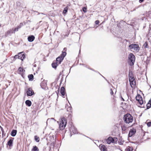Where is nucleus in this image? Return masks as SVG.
Returning a JSON list of instances; mask_svg holds the SVG:
<instances>
[{
  "label": "nucleus",
  "instance_id": "nucleus-8",
  "mask_svg": "<svg viewBox=\"0 0 151 151\" xmlns=\"http://www.w3.org/2000/svg\"><path fill=\"white\" fill-rule=\"evenodd\" d=\"M27 96H31L34 94V92L31 88H29L27 91Z\"/></svg>",
  "mask_w": 151,
  "mask_h": 151
},
{
  "label": "nucleus",
  "instance_id": "nucleus-52",
  "mask_svg": "<svg viewBox=\"0 0 151 151\" xmlns=\"http://www.w3.org/2000/svg\"><path fill=\"white\" fill-rule=\"evenodd\" d=\"M126 40L127 41H128V40Z\"/></svg>",
  "mask_w": 151,
  "mask_h": 151
},
{
  "label": "nucleus",
  "instance_id": "nucleus-24",
  "mask_svg": "<svg viewBox=\"0 0 151 151\" xmlns=\"http://www.w3.org/2000/svg\"><path fill=\"white\" fill-rule=\"evenodd\" d=\"M28 78L29 81H32L33 79L34 76L32 74H30L28 76Z\"/></svg>",
  "mask_w": 151,
  "mask_h": 151
},
{
  "label": "nucleus",
  "instance_id": "nucleus-50",
  "mask_svg": "<svg viewBox=\"0 0 151 151\" xmlns=\"http://www.w3.org/2000/svg\"><path fill=\"white\" fill-rule=\"evenodd\" d=\"M51 150V147L50 148V149L49 150Z\"/></svg>",
  "mask_w": 151,
  "mask_h": 151
},
{
  "label": "nucleus",
  "instance_id": "nucleus-19",
  "mask_svg": "<svg viewBox=\"0 0 151 151\" xmlns=\"http://www.w3.org/2000/svg\"><path fill=\"white\" fill-rule=\"evenodd\" d=\"M26 104L28 106H30L32 104L31 101L29 100H27L25 101Z\"/></svg>",
  "mask_w": 151,
  "mask_h": 151
},
{
  "label": "nucleus",
  "instance_id": "nucleus-2",
  "mask_svg": "<svg viewBox=\"0 0 151 151\" xmlns=\"http://www.w3.org/2000/svg\"><path fill=\"white\" fill-rule=\"evenodd\" d=\"M123 120L126 123L129 124L132 122L133 119L132 116L131 115L127 114L124 116Z\"/></svg>",
  "mask_w": 151,
  "mask_h": 151
},
{
  "label": "nucleus",
  "instance_id": "nucleus-31",
  "mask_svg": "<svg viewBox=\"0 0 151 151\" xmlns=\"http://www.w3.org/2000/svg\"><path fill=\"white\" fill-rule=\"evenodd\" d=\"M23 26V23H20L19 24L17 27L19 28V29L21 27Z\"/></svg>",
  "mask_w": 151,
  "mask_h": 151
},
{
  "label": "nucleus",
  "instance_id": "nucleus-40",
  "mask_svg": "<svg viewBox=\"0 0 151 151\" xmlns=\"http://www.w3.org/2000/svg\"><path fill=\"white\" fill-rule=\"evenodd\" d=\"M99 20H96L95 22V23L96 24H99Z\"/></svg>",
  "mask_w": 151,
  "mask_h": 151
},
{
  "label": "nucleus",
  "instance_id": "nucleus-27",
  "mask_svg": "<svg viewBox=\"0 0 151 151\" xmlns=\"http://www.w3.org/2000/svg\"><path fill=\"white\" fill-rule=\"evenodd\" d=\"M143 47L144 48H148V43L147 42H146L143 45Z\"/></svg>",
  "mask_w": 151,
  "mask_h": 151
},
{
  "label": "nucleus",
  "instance_id": "nucleus-22",
  "mask_svg": "<svg viewBox=\"0 0 151 151\" xmlns=\"http://www.w3.org/2000/svg\"><path fill=\"white\" fill-rule=\"evenodd\" d=\"M32 151H39V149L36 146H33Z\"/></svg>",
  "mask_w": 151,
  "mask_h": 151
},
{
  "label": "nucleus",
  "instance_id": "nucleus-35",
  "mask_svg": "<svg viewBox=\"0 0 151 151\" xmlns=\"http://www.w3.org/2000/svg\"><path fill=\"white\" fill-rule=\"evenodd\" d=\"M0 128L2 132V134H3L4 133V131L3 128L1 126H0Z\"/></svg>",
  "mask_w": 151,
  "mask_h": 151
},
{
  "label": "nucleus",
  "instance_id": "nucleus-26",
  "mask_svg": "<svg viewBox=\"0 0 151 151\" xmlns=\"http://www.w3.org/2000/svg\"><path fill=\"white\" fill-rule=\"evenodd\" d=\"M127 151H132L133 150V148L132 147H128L126 149Z\"/></svg>",
  "mask_w": 151,
  "mask_h": 151
},
{
  "label": "nucleus",
  "instance_id": "nucleus-17",
  "mask_svg": "<svg viewBox=\"0 0 151 151\" xmlns=\"http://www.w3.org/2000/svg\"><path fill=\"white\" fill-rule=\"evenodd\" d=\"M100 149L101 151H107L106 150V148L105 146L104 145H102L100 148Z\"/></svg>",
  "mask_w": 151,
  "mask_h": 151
},
{
  "label": "nucleus",
  "instance_id": "nucleus-36",
  "mask_svg": "<svg viewBox=\"0 0 151 151\" xmlns=\"http://www.w3.org/2000/svg\"><path fill=\"white\" fill-rule=\"evenodd\" d=\"M71 109V107L70 106H68V107L67 108V111H70Z\"/></svg>",
  "mask_w": 151,
  "mask_h": 151
},
{
  "label": "nucleus",
  "instance_id": "nucleus-6",
  "mask_svg": "<svg viewBox=\"0 0 151 151\" xmlns=\"http://www.w3.org/2000/svg\"><path fill=\"white\" fill-rule=\"evenodd\" d=\"M129 47L130 50L136 52H138L140 49L139 45L136 44H132L129 45Z\"/></svg>",
  "mask_w": 151,
  "mask_h": 151
},
{
  "label": "nucleus",
  "instance_id": "nucleus-4",
  "mask_svg": "<svg viewBox=\"0 0 151 151\" xmlns=\"http://www.w3.org/2000/svg\"><path fill=\"white\" fill-rule=\"evenodd\" d=\"M129 62V65L132 66L134 64L135 60V57L132 53H130L128 56Z\"/></svg>",
  "mask_w": 151,
  "mask_h": 151
},
{
  "label": "nucleus",
  "instance_id": "nucleus-29",
  "mask_svg": "<svg viewBox=\"0 0 151 151\" xmlns=\"http://www.w3.org/2000/svg\"><path fill=\"white\" fill-rule=\"evenodd\" d=\"M122 130L123 131H125L127 129V127L124 126H122Z\"/></svg>",
  "mask_w": 151,
  "mask_h": 151
},
{
  "label": "nucleus",
  "instance_id": "nucleus-44",
  "mask_svg": "<svg viewBox=\"0 0 151 151\" xmlns=\"http://www.w3.org/2000/svg\"><path fill=\"white\" fill-rule=\"evenodd\" d=\"M144 1V0H139V1L140 3Z\"/></svg>",
  "mask_w": 151,
  "mask_h": 151
},
{
  "label": "nucleus",
  "instance_id": "nucleus-23",
  "mask_svg": "<svg viewBox=\"0 0 151 151\" xmlns=\"http://www.w3.org/2000/svg\"><path fill=\"white\" fill-rule=\"evenodd\" d=\"M18 70L20 72V73L21 74H23L24 72H25V70H24L21 67H19L18 69Z\"/></svg>",
  "mask_w": 151,
  "mask_h": 151
},
{
  "label": "nucleus",
  "instance_id": "nucleus-7",
  "mask_svg": "<svg viewBox=\"0 0 151 151\" xmlns=\"http://www.w3.org/2000/svg\"><path fill=\"white\" fill-rule=\"evenodd\" d=\"M69 130L71 132V134L72 133V132L74 134L78 133L76 129L73 125H71V126L69 128Z\"/></svg>",
  "mask_w": 151,
  "mask_h": 151
},
{
  "label": "nucleus",
  "instance_id": "nucleus-20",
  "mask_svg": "<svg viewBox=\"0 0 151 151\" xmlns=\"http://www.w3.org/2000/svg\"><path fill=\"white\" fill-rule=\"evenodd\" d=\"M129 79H131L132 78H134L133 76V75L132 72L131 71H129Z\"/></svg>",
  "mask_w": 151,
  "mask_h": 151
},
{
  "label": "nucleus",
  "instance_id": "nucleus-10",
  "mask_svg": "<svg viewBox=\"0 0 151 151\" xmlns=\"http://www.w3.org/2000/svg\"><path fill=\"white\" fill-rule=\"evenodd\" d=\"M18 58L22 60L25 58V55L22 52H19L18 53Z\"/></svg>",
  "mask_w": 151,
  "mask_h": 151
},
{
  "label": "nucleus",
  "instance_id": "nucleus-41",
  "mask_svg": "<svg viewBox=\"0 0 151 151\" xmlns=\"http://www.w3.org/2000/svg\"><path fill=\"white\" fill-rule=\"evenodd\" d=\"M51 145H52V146H53V147H54V144H55V143H54V141H53V142H52V143H51Z\"/></svg>",
  "mask_w": 151,
  "mask_h": 151
},
{
  "label": "nucleus",
  "instance_id": "nucleus-25",
  "mask_svg": "<svg viewBox=\"0 0 151 151\" xmlns=\"http://www.w3.org/2000/svg\"><path fill=\"white\" fill-rule=\"evenodd\" d=\"M68 8L67 7L64 8V9L63 12V14H66L68 12Z\"/></svg>",
  "mask_w": 151,
  "mask_h": 151
},
{
  "label": "nucleus",
  "instance_id": "nucleus-30",
  "mask_svg": "<svg viewBox=\"0 0 151 151\" xmlns=\"http://www.w3.org/2000/svg\"><path fill=\"white\" fill-rule=\"evenodd\" d=\"M51 120H54V121H55V119L54 118H51L50 119H48L47 120V123L48 122H50V121Z\"/></svg>",
  "mask_w": 151,
  "mask_h": 151
},
{
  "label": "nucleus",
  "instance_id": "nucleus-1",
  "mask_svg": "<svg viewBox=\"0 0 151 151\" xmlns=\"http://www.w3.org/2000/svg\"><path fill=\"white\" fill-rule=\"evenodd\" d=\"M117 140L116 137H109L107 139H104L103 140V142L108 144H110L111 143H116Z\"/></svg>",
  "mask_w": 151,
  "mask_h": 151
},
{
  "label": "nucleus",
  "instance_id": "nucleus-45",
  "mask_svg": "<svg viewBox=\"0 0 151 151\" xmlns=\"http://www.w3.org/2000/svg\"><path fill=\"white\" fill-rule=\"evenodd\" d=\"M50 137H51V139H52L53 140H54V137H53V136H52V137H51L50 136Z\"/></svg>",
  "mask_w": 151,
  "mask_h": 151
},
{
  "label": "nucleus",
  "instance_id": "nucleus-11",
  "mask_svg": "<svg viewBox=\"0 0 151 151\" xmlns=\"http://www.w3.org/2000/svg\"><path fill=\"white\" fill-rule=\"evenodd\" d=\"M136 132V130L135 129H131L129 131L128 134V137H131L135 134Z\"/></svg>",
  "mask_w": 151,
  "mask_h": 151
},
{
  "label": "nucleus",
  "instance_id": "nucleus-14",
  "mask_svg": "<svg viewBox=\"0 0 151 151\" xmlns=\"http://www.w3.org/2000/svg\"><path fill=\"white\" fill-rule=\"evenodd\" d=\"M129 81L131 87H132V85H133V86H134L135 85L136 81L134 78H132V80L129 79Z\"/></svg>",
  "mask_w": 151,
  "mask_h": 151
},
{
  "label": "nucleus",
  "instance_id": "nucleus-33",
  "mask_svg": "<svg viewBox=\"0 0 151 151\" xmlns=\"http://www.w3.org/2000/svg\"><path fill=\"white\" fill-rule=\"evenodd\" d=\"M18 55H15L14 57H13L14 59L13 60L15 61L16 60V59L18 58Z\"/></svg>",
  "mask_w": 151,
  "mask_h": 151
},
{
  "label": "nucleus",
  "instance_id": "nucleus-42",
  "mask_svg": "<svg viewBox=\"0 0 151 151\" xmlns=\"http://www.w3.org/2000/svg\"><path fill=\"white\" fill-rule=\"evenodd\" d=\"M63 50L64 51V52H66V50H67V48H66V47H65V48L63 49Z\"/></svg>",
  "mask_w": 151,
  "mask_h": 151
},
{
  "label": "nucleus",
  "instance_id": "nucleus-16",
  "mask_svg": "<svg viewBox=\"0 0 151 151\" xmlns=\"http://www.w3.org/2000/svg\"><path fill=\"white\" fill-rule=\"evenodd\" d=\"M17 133V130H13L12 131L11 134L12 137H14L16 135Z\"/></svg>",
  "mask_w": 151,
  "mask_h": 151
},
{
  "label": "nucleus",
  "instance_id": "nucleus-48",
  "mask_svg": "<svg viewBox=\"0 0 151 151\" xmlns=\"http://www.w3.org/2000/svg\"><path fill=\"white\" fill-rule=\"evenodd\" d=\"M42 84H43V83H41V86H42Z\"/></svg>",
  "mask_w": 151,
  "mask_h": 151
},
{
  "label": "nucleus",
  "instance_id": "nucleus-15",
  "mask_svg": "<svg viewBox=\"0 0 151 151\" xmlns=\"http://www.w3.org/2000/svg\"><path fill=\"white\" fill-rule=\"evenodd\" d=\"M14 33L13 31L12 30H8L5 33V36L7 37L8 35H11L12 34Z\"/></svg>",
  "mask_w": 151,
  "mask_h": 151
},
{
  "label": "nucleus",
  "instance_id": "nucleus-18",
  "mask_svg": "<svg viewBox=\"0 0 151 151\" xmlns=\"http://www.w3.org/2000/svg\"><path fill=\"white\" fill-rule=\"evenodd\" d=\"M60 93L61 95L63 96H64L65 95V88L63 87H62L60 89Z\"/></svg>",
  "mask_w": 151,
  "mask_h": 151
},
{
  "label": "nucleus",
  "instance_id": "nucleus-32",
  "mask_svg": "<svg viewBox=\"0 0 151 151\" xmlns=\"http://www.w3.org/2000/svg\"><path fill=\"white\" fill-rule=\"evenodd\" d=\"M151 107V104H149V103H148L147 104V109H149Z\"/></svg>",
  "mask_w": 151,
  "mask_h": 151
},
{
  "label": "nucleus",
  "instance_id": "nucleus-49",
  "mask_svg": "<svg viewBox=\"0 0 151 151\" xmlns=\"http://www.w3.org/2000/svg\"><path fill=\"white\" fill-rule=\"evenodd\" d=\"M122 100L123 101H124V99L123 98H122Z\"/></svg>",
  "mask_w": 151,
  "mask_h": 151
},
{
  "label": "nucleus",
  "instance_id": "nucleus-43",
  "mask_svg": "<svg viewBox=\"0 0 151 151\" xmlns=\"http://www.w3.org/2000/svg\"><path fill=\"white\" fill-rule=\"evenodd\" d=\"M43 14V15H46V14H44V13H38V14Z\"/></svg>",
  "mask_w": 151,
  "mask_h": 151
},
{
  "label": "nucleus",
  "instance_id": "nucleus-12",
  "mask_svg": "<svg viewBox=\"0 0 151 151\" xmlns=\"http://www.w3.org/2000/svg\"><path fill=\"white\" fill-rule=\"evenodd\" d=\"M14 138L11 137L9 140L8 142L7 145L9 146H12L13 142V141Z\"/></svg>",
  "mask_w": 151,
  "mask_h": 151
},
{
  "label": "nucleus",
  "instance_id": "nucleus-13",
  "mask_svg": "<svg viewBox=\"0 0 151 151\" xmlns=\"http://www.w3.org/2000/svg\"><path fill=\"white\" fill-rule=\"evenodd\" d=\"M35 39V37L34 36L31 35L28 37L27 39L28 41L29 42H32L34 41Z\"/></svg>",
  "mask_w": 151,
  "mask_h": 151
},
{
  "label": "nucleus",
  "instance_id": "nucleus-9",
  "mask_svg": "<svg viewBox=\"0 0 151 151\" xmlns=\"http://www.w3.org/2000/svg\"><path fill=\"white\" fill-rule=\"evenodd\" d=\"M136 99L139 102V103L140 105H142L143 104V101L142 100V98L139 94L137 95L136 97Z\"/></svg>",
  "mask_w": 151,
  "mask_h": 151
},
{
  "label": "nucleus",
  "instance_id": "nucleus-38",
  "mask_svg": "<svg viewBox=\"0 0 151 151\" xmlns=\"http://www.w3.org/2000/svg\"><path fill=\"white\" fill-rule=\"evenodd\" d=\"M147 125L148 127H150L151 126V122H149L147 123Z\"/></svg>",
  "mask_w": 151,
  "mask_h": 151
},
{
  "label": "nucleus",
  "instance_id": "nucleus-34",
  "mask_svg": "<svg viewBox=\"0 0 151 151\" xmlns=\"http://www.w3.org/2000/svg\"><path fill=\"white\" fill-rule=\"evenodd\" d=\"M19 29V28L18 27H16V28H15V29H14V30L13 31L14 33L15 32V31H18Z\"/></svg>",
  "mask_w": 151,
  "mask_h": 151
},
{
  "label": "nucleus",
  "instance_id": "nucleus-47",
  "mask_svg": "<svg viewBox=\"0 0 151 151\" xmlns=\"http://www.w3.org/2000/svg\"><path fill=\"white\" fill-rule=\"evenodd\" d=\"M148 103H149V104H151V100H150L149 101Z\"/></svg>",
  "mask_w": 151,
  "mask_h": 151
},
{
  "label": "nucleus",
  "instance_id": "nucleus-3",
  "mask_svg": "<svg viewBox=\"0 0 151 151\" xmlns=\"http://www.w3.org/2000/svg\"><path fill=\"white\" fill-rule=\"evenodd\" d=\"M67 123L66 119L64 117L61 118L59 123V128L61 130L63 129L66 126Z\"/></svg>",
  "mask_w": 151,
  "mask_h": 151
},
{
  "label": "nucleus",
  "instance_id": "nucleus-28",
  "mask_svg": "<svg viewBox=\"0 0 151 151\" xmlns=\"http://www.w3.org/2000/svg\"><path fill=\"white\" fill-rule=\"evenodd\" d=\"M35 139L37 142H39L40 141L39 138L37 137V136H35Z\"/></svg>",
  "mask_w": 151,
  "mask_h": 151
},
{
  "label": "nucleus",
  "instance_id": "nucleus-21",
  "mask_svg": "<svg viewBox=\"0 0 151 151\" xmlns=\"http://www.w3.org/2000/svg\"><path fill=\"white\" fill-rule=\"evenodd\" d=\"M59 65L58 63L53 62L52 64V67L54 68H56L57 66Z\"/></svg>",
  "mask_w": 151,
  "mask_h": 151
},
{
  "label": "nucleus",
  "instance_id": "nucleus-37",
  "mask_svg": "<svg viewBox=\"0 0 151 151\" xmlns=\"http://www.w3.org/2000/svg\"><path fill=\"white\" fill-rule=\"evenodd\" d=\"M82 9L83 11L84 12H86V8L85 7H83Z\"/></svg>",
  "mask_w": 151,
  "mask_h": 151
},
{
  "label": "nucleus",
  "instance_id": "nucleus-46",
  "mask_svg": "<svg viewBox=\"0 0 151 151\" xmlns=\"http://www.w3.org/2000/svg\"><path fill=\"white\" fill-rule=\"evenodd\" d=\"M59 88H58V90L57 91H58V92H59ZM56 93H57V92L56 91Z\"/></svg>",
  "mask_w": 151,
  "mask_h": 151
},
{
  "label": "nucleus",
  "instance_id": "nucleus-5",
  "mask_svg": "<svg viewBox=\"0 0 151 151\" xmlns=\"http://www.w3.org/2000/svg\"><path fill=\"white\" fill-rule=\"evenodd\" d=\"M66 55V53L65 52H62V53L60 55L56 58V62L59 64H60Z\"/></svg>",
  "mask_w": 151,
  "mask_h": 151
},
{
  "label": "nucleus",
  "instance_id": "nucleus-53",
  "mask_svg": "<svg viewBox=\"0 0 151 151\" xmlns=\"http://www.w3.org/2000/svg\"><path fill=\"white\" fill-rule=\"evenodd\" d=\"M1 26V24H0V27Z\"/></svg>",
  "mask_w": 151,
  "mask_h": 151
},
{
  "label": "nucleus",
  "instance_id": "nucleus-39",
  "mask_svg": "<svg viewBox=\"0 0 151 151\" xmlns=\"http://www.w3.org/2000/svg\"><path fill=\"white\" fill-rule=\"evenodd\" d=\"M110 94H111V95H113L114 94V93L113 92V91L112 89H110Z\"/></svg>",
  "mask_w": 151,
  "mask_h": 151
},
{
  "label": "nucleus",
  "instance_id": "nucleus-51",
  "mask_svg": "<svg viewBox=\"0 0 151 151\" xmlns=\"http://www.w3.org/2000/svg\"><path fill=\"white\" fill-rule=\"evenodd\" d=\"M134 10H135V9H134L133 10V11H134Z\"/></svg>",
  "mask_w": 151,
  "mask_h": 151
}]
</instances>
